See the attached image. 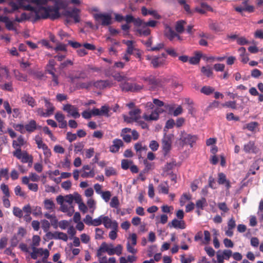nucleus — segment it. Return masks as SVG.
Instances as JSON below:
<instances>
[{
	"label": "nucleus",
	"mask_w": 263,
	"mask_h": 263,
	"mask_svg": "<svg viewBox=\"0 0 263 263\" xmlns=\"http://www.w3.org/2000/svg\"><path fill=\"white\" fill-rule=\"evenodd\" d=\"M81 10L76 7L68 6L67 0V24L70 23H78L81 21Z\"/></svg>",
	"instance_id": "obj_1"
},
{
	"label": "nucleus",
	"mask_w": 263,
	"mask_h": 263,
	"mask_svg": "<svg viewBox=\"0 0 263 263\" xmlns=\"http://www.w3.org/2000/svg\"><path fill=\"white\" fill-rule=\"evenodd\" d=\"M157 24V22L154 20H151L147 22H144L142 23L141 28L136 30V32L139 36H147L151 34V30L147 27H155Z\"/></svg>",
	"instance_id": "obj_2"
},
{
	"label": "nucleus",
	"mask_w": 263,
	"mask_h": 263,
	"mask_svg": "<svg viewBox=\"0 0 263 263\" xmlns=\"http://www.w3.org/2000/svg\"><path fill=\"white\" fill-rule=\"evenodd\" d=\"M197 139L198 137L196 135L187 134L184 131L181 132L179 138V140L181 142L182 146L189 145L191 147L193 146V144L196 142Z\"/></svg>",
	"instance_id": "obj_3"
},
{
	"label": "nucleus",
	"mask_w": 263,
	"mask_h": 263,
	"mask_svg": "<svg viewBox=\"0 0 263 263\" xmlns=\"http://www.w3.org/2000/svg\"><path fill=\"white\" fill-rule=\"evenodd\" d=\"M13 155L18 159L21 160L23 163H29L31 165L33 162V158L31 156H29L27 152H22L21 148H17L13 152Z\"/></svg>",
	"instance_id": "obj_4"
},
{
	"label": "nucleus",
	"mask_w": 263,
	"mask_h": 263,
	"mask_svg": "<svg viewBox=\"0 0 263 263\" xmlns=\"http://www.w3.org/2000/svg\"><path fill=\"white\" fill-rule=\"evenodd\" d=\"M173 137V134H167L166 132L164 134L162 139V146L164 156H166L171 149Z\"/></svg>",
	"instance_id": "obj_5"
},
{
	"label": "nucleus",
	"mask_w": 263,
	"mask_h": 263,
	"mask_svg": "<svg viewBox=\"0 0 263 263\" xmlns=\"http://www.w3.org/2000/svg\"><path fill=\"white\" fill-rule=\"evenodd\" d=\"M93 17L96 21L101 22V25L106 26L112 24L111 16L109 13H96L93 14Z\"/></svg>",
	"instance_id": "obj_6"
},
{
	"label": "nucleus",
	"mask_w": 263,
	"mask_h": 263,
	"mask_svg": "<svg viewBox=\"0 0 263 263\" xmlns=\"http://www.w3.org/2000/svg\"><path fill=\"white\" fill-rule=\"evenodd\" d=\"M120 87L123 91L137 92L142 88V86L136 83H129L125 80L120 84Z\"/></svg>",
	"instance_id": "obj_7"
},
{
	"label": "nucleus",
	"mask_w": 263,
	"mask_h": 263,
	"mask_svg": "<svg viewBox=\"0 0 263 263\" xmlns=\"http://www.w3.org/2000/svg\"><path fill=\"white\" fill-rule=\"evenodd\" d=\"M124 21L126 24L133 23L136 27H140L143 23V20L139 17L135 18L131 14L126 15L124 16Z\"/></svg>",
	"instance_id": "obj_8"
},
{
	"label": "nucleus",
	"mask_w": 263,
	"mask_h": 263,
	"mask_svg": "<svg viewBox=\"0 0 263 263\" xmlns=\"http://www.w3.org/2000/svg\"><path fill=\"white\" fill-rule=\"evenodd\" d=\"M147 59L151 60V64L154 68H157L163 66L165 62V60L162 59L160 56H155L153 58L147 57Z\"/></svg>",
	"instance_id": "obj_9"
},
{
	"label": "nucleus",
	"mask_w": 263,
	"mask_h": 263,
	"mask_svg": "<svg viewBox=\"0 0 263 263\" xmlns=\"http://www.w3.org/2000/svg\"><path fill=\"white\" fill-rule=\"evenodd\" d=\"M21 100L23 103L27 104L31 107H34L36 105L35 99L28 93L24 94Z\"/></svg>",
	"instance_id": "obj_10"
},
{
	"label": "nucleus",
	"mask_w": 263,
	"mask_h": 263,
	"mask_svg": "<svg viewBox=\"0 0 263 263\" xmlns=\"http://www.w3.org/2000/svg\"><path fill=\"white\" fill-rule=\"evenodd\" d=\"M71 82L74 83L77 79L84 80L87 78V74L83 70L77 71L76 73H70L69 76Z\"/></svg>",
	"instance_id": "obj_11"
},
{
	"label": "nucleus",
	"mask_w": 263,
	"mask_h": 263,
	"mask_svg": "<svg viewBox=\"0 0 263 263\" xmlns=\"http://www.w3.org/2000/svg\"><path fill=\"white\" fill-rule=\"evenodd\" d=\"M54 62L53 61H50L49 64L47 66V72L51 74L52 76V80L54 83V85H57L58 84V78L54 73Z\"/></svg>",
	"instance_id": "obj_12"
},
{
	"label": "nucleus",
	"mask_w": 263,
	"mask_h": 263,
	"mask_svg": "<svg viewBox=\"0 0 263 263\" xmlns=\"http://www.w3.org/2000/svg\"><path fill=\"white\" fill-rule=\"evenodd\" d=\"M168 227L170 228H174L175 229H184L186 227L185 223L183 220H178L175 218L171 222H169Z\"/></svg>",
	"instance_id": "obj_13"
},
{
	"label": "nucleus",
	"mask_w": 263,
	"mask_h": 263,
	"mask_svg": "<svg viewBox=\"0 0 263 263\" xmlns=\"http://www.w3.org/2000/svg\"><path fill=\"white\" fill-rule=\"evenodd\" d=\"M123 145V142L121 139H115L112 141V144L109 147V151L113 153H117Z\"/></svg>",
	"instance_id": "obj_14"
},
{
	"label": "nucleus",
	"mask_w": 263,
	"mask_h": 263,
	"mask_svg": "<svg viewBox=\"0 0 263 263\" xmlns=\"http://www.w3.org/2000/svg\"><path fill=\"white\" fill-rule=\"evenodd\" d=\"M217 182L219 184H224L228 189L231 187L230 182L227 179L226 175L223 173H219L218 174Z\"/></svg>",
	"instance_id": "obj_15"
},
{
	"label": "nucleus",
	"mask_w": 263,
	"mask_h": 263,
	"mask_svg": "<svg viewBox=\"0 0 263 263\" xmlns=\"http://www.w3.org/2000/svg\"><path fill=\"white\" fill-rule=\"evenodd\" d=\"M67 112L74 119L79 118L80 117L78 108L69 104H67Z\"/></svg>",
	"instance_id": "obj_16"
},
{
	"label": "nucleus",
	"mask_w": 263,
	"mask_h": 263,
	"mask_svg": "<svg viewBox=\"0 0 263 263\" xmlns=\"http://www.w3.org/2000/svg\"><path fill=\"white\" fill-rule=\"evenodd\" d=\"M81 198V195L78 193L74 192L73 194L67 195V203L71 205L73 201L76 203L79 202Z\"/></svg>",
	"instance_id": "obj_17"
},
{
	"label": "nucleus",
	"mask_w": 263,
	"mask_h": 263,
	"mask_svg": "<svg viewBox=\"0 0 263 263\" xmlns=\"http://www.w3.org/2000/svg\"><path fill=\"white\" fill-rule=\"evenodd\" d=\"M201 8L196 7L195 8V11L203 14L206 13V11H213V8L209 5H208L206 3L202 2L200 3Z\"/></svg>",
	"instance_id": "obj_18"
},
{
	"label": "nucleus",
	"mask_w": 263,
	"mask_h": 263,
	"mask_svg": "<svg viewBox=\"0 0 263 263\" xmlns=\"http://www.w3.org/2000/svg\"><path fill=\"white\" fill-rule=\"evenodd\" d=\"M164 35L170 41H173L176 38L177 32H175L170 26H167L165 27Z\"/></svg>",
	"instance_id": "obj_19"
},
{
	"label": "nucleus",
	"mask_w": 263,
	"mask_h": 263,
	"mask_svg": "<svg viewBox=\"0 0 263 263\" xmlns=\"http://www.w3.org/2000/svg\"><path fill=\"white\" fill-rule=\"evenodd\" d=\"M223 24L218 22H212L209 24V28L216 33L222 32L224 30Z\"/></svg>",
	"instance_id": "obj_20"
},
{
	"label": "nucleus",
	"mask_w": 263,
	"mask_h": 263,
	"mask_svg": "<svg viewBox=\"0 0 263 263\" xmlns=\"http://www.w3.org/2000/svg\"><path fill=\"white\" fill-rule=\"evenodd\" d=\"M158 109H154L150 115L144 114L143 118L146 121H156L159 118V112L157 111Z\"/></svg>",
	"instance_id": "obj_21"
},
{
	"label": "nucleus",
	"mask_w": 263,
	"mask_h": 263,
	"mask_svg": "<svg viewBox=\"0 0 263 263\" xmlns=\"http://www.w3.org/2000/svg\"><path fill=\"white\" fill-rule=\"evenodd\" d=\"M145 81H147L148 84L152 85L151 88L153 89H155L160 83V81L159 79L152 76L145 78Z\"/></svg>",
	"instance_id": "obj_22"
},
{
	"label": "nucleus",
	"mask_w": 263,
	"mask_h": 263,
	"mask_svg": "<svg viewBox=\"0 0 263 263\" xmlns=\"http://www.w3.org/2000/svg\"><path fill=\"white\" fill-rule=\"evenodd\" d=\"M25 130L28 133H32L37 129V124L34 120H31L25 125Z\"/></svg>",
	"instance_id": "obj_23"
},
{
	"label": "nucleus",
	"mask_w": 263,
	"mask_h": 263,
	"mask_svg": "<svg viewBox=\"0 0 263 263\" xmlns=\"http://www.w3.org/2000/svg\"><path fill=\"white\" fill-rule=\"evenodd\" d=\"M109 84L107 80H98L95 82H92V85L100 89H103L107 87Z\"/></svg>",
	"instance_id": "obj_24"
},
{
	"label": "nucleus",
	"mask_w": 263,
	"mask_h": 263,
	"mask_svg": "<svg viewBox=\"0 0 263 263\" xmlns=\"http://www.w3.org/2000/svg\"><path fill=\"white\" fill-rule=\"evenodd\" d=\"M45 102V106L46 108V111L49 115V116L52 115L54 113V111L55 110V107L53 105L49 102V101L46 99H44Z\"/></svg>",
	"instance_id": "obj_25"
},
{
	"label": "nucleus",
	"mask_w": 263,
	"mask_h": 263,
	"mask_svg": "<svg viewBox=\"0 0 263 263\" xmlns=\"http://www.w3.org/2000/svg\"><path fill=\"white\" fill-rule=\"evenodd\" d=\"M44 208L49 212H52L55 209V204L51 199H46L44 201Z\"/></svg>",
	"instance_id": "obj_26"
},
{
	"label": "nucleus",
	"mask_w": 263,
	"mask_h": 263,
	"mask_svg": "<svg viewBox=\"0 0 263 263\" xmlns=\"http://www.w3.org/2000/svg\"><path fill=\"white\" fill-rule=\"evenodd\" d=\"M186 23V22L184 20L177 21L175 25V30L176 32L178 33H182L184 31V26Z\"/></svg>",
	"instance_id": "obj_27"
},
{
	"label": "nucleus",
	"mask_w": 263,
	"mask_h": 263,
	"mask_svg": "<svg viewBox=\"0 0 263 263\" xmlns=\"http://www.w3.org/2000/svg\"><path fill=\"white\" fill-rule=\"evenodd\" d=\"M55 118L59 123H61L60 124V127L61 128H65L66 127V123L64 122V115L62 114L60 112H58L55 115Z\"/></svg>",
	"instance_id": "obj_28"
},
{
	"label": "nucleus",
	"mask_w": 263,
	"mask_h": 263,
	"mask_svg": "<svg viewBox=\"0 0 263 263\" xmlns=\"http://www.w3.org/2000/svg\"><path fill=\"white\" fill-rule=\"evenodd\" d=\"M178 4L182 6L187 14L192 15L193 12L191 10L189 5L186 4V0H177Z\"/></svg>",
	"instance_id": "obj_29"
},
{
	"label": "nucleus",
	"mask_w": 263,
	"mask_h": 263,
	"mask_svg": "<svg viewBox=\"0 0 263 263\" xmlns=\"http://www.w3.org/2000/svg\"><path fill=\"white\" fill-rule=\"evenodd\" d=\"M141 112V109L139 108H137L132 110H130L129 112V115L132 117H133V119L134 121L138 122V120H140L141 117L140 116V113Z\"/></svg>",
	"instance_id": "obj_30"
},
{
	"label": "nucleus",
	"mask_w": 263,
	"mask_h": 263,
	"mask_svg": "<svg viewBox=\"0 0 263 263\" xmlns=\"http://www.w3.org/2000/svg\"><path fill=\"white\" fill-rule=\"evenodd\" d=\"M24 144V140L22 136H19L16 140H13L12 143V146L15 148H21V146Z\"/></svg>",
	"instance_id": "obj_31"
},
{
	"label": "nucleus",
	"mask_w": 263,
	"mask_h": 263,
	"mask_svg": "<svg viewBox=\"0 0 263 263\" xmlns=\"http://www.w3.org/2000/svg\"><path fill=\"white\" fill-rule=\"evenodd\" d=\"M65 200L64 197L62 195L58 196L56 198L58 204L61 205L60 210L63 212H66V205L64 204V202Z\"/></svg>",
	"instance_id": "obj_32"
},
{
	"label": "nucleus",
	"mask_w": 263,
	"mask_h": 263,
	"mask_svg": "<svg viewBox=\"0 0 263 263\" xmlns=\"http://www.w3.org/2000/svg\"><path fill=\"white\" fill-rule=\"evenodd\" d=\"M92 86V81H90L88 82H80L77 83L76 85V87L77 89H88L90 88Z\"/></svg>",
	"instance_id": "obj_33"
},
{
	"label": "nucleus",
	"mask_w": 263,
	"mask_h": 263,
	"mask_svg": "<svg viewBox=\"0 0 263 263\" xmlns=\"http://www.w3.org/2000/svg\"><path fill=\"white\" fill-rule=\"evenodd\" d=\"M255 148L254 142L253 141H249L248 143L244 145L243 151L246 153L253 152Z\"/></svg>",
	"instance_id": "obj_34"
},
{
	"label": "nucleus",
	"mask_w": 263,
	"mask_h": 263,
	"mask_svg": "<svg viewBox=\"0 0 263 263\" xmlns=\"http://www.w3.org/2000/svg\"><path fill=\"white\" fill-rule=\"evenodd\" d=\"M215 91V89L209 86H204L200 89V92L205 95L209 96L213 93Z\"/></svg>",
	"instance_id": "obj_35"
},
{
	"label": "nucleus",
	"mask_w": 263,
	"mask_h": 263,
	"mask_svg": "<svg viewBox=\"0 0 263 263\" xmlns=\"http://www.w3.org/2000/svg\"><path fill=\"white\" fill-rule=\"evenodd\" d=\"M103 247H104V252H107L109 255L114 254V248L112 244L108 246L106 242H103Z\"/></svg>",
	"instance_id": "obj_36"
},
{
	"label": "nucleus",
	"mask_w": 263,
	"mask_h": 263,
	"mask_svg": "<svg viewBox=\"0 0 263 263\" xmlns=\"http://www.w3.org/2000/svg\"><path fill=\"white\" fill-rule=\"evenodd\" d=\"M0 88L2 90L12 92L13 90L12 83L11 82L0 84Z\"/></svg>",
	"instance_id": "obj_37"
},
{
	"label": "nucleus",
	"mask_w": 263,
	"mask_h": 263,
	"mask_svg": "<svg viewBox=\"0 0 263 263\" xmlns=\"http://www.w3.org/2000/svg\"><path fill=\"white\" fill-rule=\"evenodd\" d=\"M239 52H240V55L241 57V62L243 63H247L249 59L248 57L245 54L246 52V49L245 47H241L238 50Z\"/></svg>",
	"instance_id": "obj_38"
},
{
	"label": "nucleus",
	"mask_w": 263,
	"mask_h": 263,
	"mask_svg": "<svg viewBox=\"0 0 263 263\" xmlns=\"http://www.w3.org/2000/svg\"><path fill=\"white\" fill-rule=\"evenodd\" d=\"M201 72L207 77H211L213 75L212 69L210 66H203L201 69Z\"/></svg>",
	"instance_id": "obj_39"
},
{
	"label": "nucleus",
	"mask_w": 263,
	"mask_h": 263,
	"mask_svg": "<svg viewBox=\"0 0 263 263\" xmlns=\"http://www.w3.org/2000/svg\"><path fill=\"white\" fill-rule=\"evenodd\" d=\"M0 189L4 194L3 197L10 196L9 189L7 185L5 184V183H2L0 186Z\"/></svg>",
	"instance_id": "obj_40"
},
{
	"label": "nucleus",
	"mask_w": 263,
	"mask_h": 263,
	"mask_svg": "<svg viewBox=\"0 0 263 263\" xmlns=\"http://www.w3.org/2000/svg\"><path fill=\"white\" fill-rule=\"evenodd\" d=\"M165 184H166V185H164L163 184H159L158 187V189L159 193H161L164 194H167L168 193V185L167 182H165Z\"/></svg>",
	"instance_id": "obj_41"
},
{
	"label": "nucleus",
	"mask_w": 263,
	"mask_h": 263,
	"mask_svg": "<svg viewBox=\"0 0 263 263\" xmlns=\"http://www.w3.org/2000/svg\"><path fill=\"white\" fill-rule=\"evenodd\" d=\"M206 205V200L204 197H202L201 199L198 200L196 203V208L201 210H203L204 206Z\"/></svg>",
	"instance_id": "obj_42"
},
{
	"label": "nucleus",
	"mask_w": 263,
	"mask_h": 263,
	"mask_svg": "<svg viewBox=\"0 0 263 263\" xmlns=\"http://www.w3.org/2000/svg\"><path fill=\"white\" fill-rule=\"evenodd\" d=\"M14 76L18 81H26L27 80V76L21 73L18 70L14 71Z\"/></svg>",
	"instance_id": "obj_43"
},
{
	"label": "nucleus",
	"mask_w": 263,
	"mask_h": 263,
	"mask_svg": "<svg viewBox=\"0 0 263 263\" xmlns=\"http://www.w3.org/2000/svg\"><path fill=\"white\" fill-rule=\"evenodd\" d=\"M176 165V161H172L170 163H167L164 168L163 171L165 172H166L167 174L168 173H170V171L172 170V168Z\"/></svg>",
	"instance_id": "obj_44"
},
{
	"label": "nucleus",
	"mask_w": 263,
	"mask_h": 263,
	"mask_svg": "<svg viewBox=\"0 0 263 263\" xmlns=\"http://www.w3.org/2000/svg\"><path fill=\"white\" fill-rule=\"evenodd\" d=\"M201 57V54H197L195 57L191 58L189 60L190 63L193 65L198 64L200 61Z\"/></svg>",
	"instance_id": "obj_45"
},
{
	"label": "nucleus",
	"mask_w": 263,
	"mask_h": 263,
	"mask_svg": "<svg viewBox=\"0 0 263 263\" xmlns=\"http://www.w3.org/2000/svg\"><path fill=\"white\" fill-rule=\"evenodd\" d=\"M95 172L93 170H90L89 172H87L86 171H82L81 173V176L83 178H88V177H93L95 176Z\"/></svg>",
	"instance_id": "obj_46"
},
{
	"label": "nucleus",
	"mask_w": 263,
	"mask_h": 263,
	"mask_svg": "<svg viewBox=\"0 0 263 263\" xmlns=\"http://www.w3.org/2000/svg\"><path fill=\"white\" fill-rule=\"evenodd\" d=\"M144 164L145 165V167L142 171L143 173L146 174L153 168V164L148 162L146 160L144 161Z\"/></svg>",
	"instance_id": "obj_47"
},
{
	"label": "nucleus",
	"mask_w": 263,
	"mask_h": 263,
	"mask_svg": "<svg viewBox=\"0 0 263 263\" xmlns=\"http://www.w3.org/2000/svg\"><path fill=\"white\" fill-rule=\"evenodd\" d=\"M258 123L257 122H251L246 124V128L251 132L254 131L257 126H258Z\"/></svg>",
	"instance_id": "obj_48"
},
{
	"label": "nucleus",
	"mask_w": 263,
	"mask_h": 263,
	"mask_svg": "<svg viewBox=\"0 0 263 263\" xmlns=\"http://www.w3.org/2000/svg\"><path fill=\"white\" fill-rule=\"evenodd\" d=\"M102 222L105 228H111L112 221L108 216H103Z\"/></svg>",
	"instance_id": "obj_49"
},
{
	"label": "nucleus",
	"mask_w": 263,
	"mask_h": 263,
	"mask_svg": "<svg viewBox=\"0 0 263 263\" xmlns=\"http://www.w3.org/2000/svg\"><path fill=\"white\" fill-rule=\"evenodd\" d=\"M13 213L14 216L18 218H22L23 216V211L18 207H14L13 209Z\"/></svg>",
	"instance_id": "obj_50"
},
{
	"label": "nucleus",
	"mask_w": 263,
	"mask_h": 263,
	"mask_svg": "<svg viewBox=\"0 0 263 263\" xmlns=\"http://www.w3.org/2000/svg\"><path fill=\"white\" fill-rule=\"evenodd\" d=\"M132 163V161H128L127 159H123L121 161V167L125 170H128L129 168V165Z\"/></svg>",
	"instance_id": "obj_51"
},
{
	"label": "nucleus",
	"mask_w": 263,
	"mask_h": 263,
	"mask_svg": "<svg viewBox=\"0 0 263 263\" xmlns=\"http://www.w3.org/2000/svg\"><path fill=\"white\" fill-rule=\"evenodd\" d=\"M175 125V121L173 119H171L168 120L165 124V126L164 128V131L166 133V129H171Z\"/></svg>",
	"instance_id": "obj_52"
},
{
	"label": "nucleus",
	"mask_w": 263,
	"mask_h": 263,
	"mask_svg": "<svg viewBox=\"0 0 263 263\" xmlns=\"http://www.w3.org/2000/svg\"><path fill=\"white\" fill-rule=\"evenodd\" d=\"M119 205V201L117 196L112 198L110 202V206L113 208H117Z\"/></svg>",
	"instance_id": "obj_53"
},
{
	"label": "nucleus",
	"mask_w": 263,
	"mask_h": 263,
	"mask_svg": "<svg viewBox=\"0 0 263 263\" xmlns=\"http://www.w3.org/2000/svg\"><path fill=\"white\" fill-rule=\"evenodd\" d=\"M222 106L223 107H228V108H231L232 109H236L237 108V106H236V101H228V102H226L225 103L223 104H222Z\"/></svg>",
	"instance_id": "obj_54"
},
{
	"label": "nucleus",
	"mask_w": 263,
	"mask_h": 263,
	"mask_svg": "<svg viewBox=\"0 0 263 263\" xmlns=\"http://www.w3.org/2000/svg\"><path fill=\"white\" fill-rule=\"evenodd\" d=\"M109 111V107L107 105H103L101 107L100 112L102 115H104L106 117H109L108 112Z\"/></svg>",
	"instance_id": "obj_55"
},
{
	"label": "nucleus",
	"mask_w": 263,
	"mask_h": 263,
	"mask_svg": "<svg viewBox=\"0 0 263 263\" xmlns=\"http://www.w3.org/2000/svg\"><path fill=\"white\" fill-rule=\"evenodd\" d=\"M259 167L257 165H254L251 166L250 168L249 169L248 172L247 173L246 175V178L249 177V176L252 174V175H255L256 174V170H259Z\"/></svg>",
	"instance_id": "obj_56"
},
{
	"label": "nucleus",
	"mask_w": 263,
	"mask_h": 263,
	"mask_svg": "<svg viewBox=\"0 0 263 263\" xmlns=\"http://www.w3.org/2000/svg\"><path fill=\"white\" fill-rule=\"evenodd\" d=\"M4 23H5L6 27L8 30H16L15 28L14 27L13 22L10 21L8 17L7 18L6 22H5Z\"/></svg>",
	"instance_id": "obj_57"
},
{
	"label": "nucleus",
	"mask_w": 263,
	"mask_h": 263,
	"mask_svg": "<svg viewBox=\"0 0 263 263\" xmlns=\"http://www.w3.org/2000/svg\"><path fill=\"white\" fill-rule=\"evenodd\" d=\"M116 174V171L115 168L112 167H107L105 168V175L107 177L115 175Z\"/></svg>",
	"instance_id": "obj_58"
},
{
	"label": "nucleus",
	"mask_w": 263,
	"mask_h": 263,
	"mask_svg": "<svg viewBox=\"0 0 263 263\" xmlns=\"http://www.w3.org/2000/svg\"><path fill=\"white\" fill-rule=\"evenodd\" d=\"M41 227L44 231L47 233V232H48L49 229L50 228V223L47 220H43L42 221Z\"/></svg>",
	"instance_id": "obj_59"
},
{
	"label": "nucleus",
	"mask_w": 263,
	"mask_h": 263,
	"mask_svg": "<svg viewBox=\"0 0 263 263\" xmlns=\"http://www.w3.org/2000/svg\"><path fill=\"white\" fill-rule=\"evenodd\" d=\"M77 203L78 204L79 209L81 212H82L83 213L87 212V207L85 204L82 202V198H81V201L79 202H77Z\"/></svg>",
	"instance_id": "obj_60"
},
{
	"label": "nucleus",
	"mask_w": 263,
	"mask_h": 263,
	"mask_svg": "<svg viewBox=\"0 0 263 263\" xmlns=\"http://www.w3.org/2000/svg\"><path fill=\"white\" fill-rule=\"evenodd\" d=\"M102 198L104 200L105 202H108L111 197V193L109 191H105L101 193Z\"/></svg>",
	"instance_id": "obj_61"
},
{
	"label": "nucleus",
	"mask_w": 263,
	"mask_h": 263,
	"mask_svg": "<svg viewBox=\"0 0 263 263\" xmlns=\"http://www.w3.org/2000/svg\"><path fill=\"white\" fill-rule=\"evenodd\" d=\"M14 193L16 196L21 197H24L25 196V193L22 191L21 187L20 185H17L14 188Z\"/></svg>",
	"instance_id": "obj_62"
},
{
	"label": "nucleus",
	"mask_w": 263,
	"mask_h": 263,
	"mask_svg": "<svg viewBox=\"0 0 263 263\" xmlns=\"http://www.w3.org/2000/svg\"><path fill=\"white\" fill-rule=\"evenodd\" d=\"M3 76L8 77L9 76V70L6 67L0 66V78Z\"/></svg>",
	"instance_id": "obj_63"
},
{
	"label": "nucleus",
	"mask_w": 263,
	"mask_h": 263,
	"mask_svg": "<svg viewBox=\"0 0 263 263\" xmlns=\"http://www.w3.org/2000/svg\"><path fill=\"white\" fill-rule=\"evenodd\" d=\"M262 74V72L258 69H254L251 71V76L254 78H258Z\"/></svg>",
	"instance_id": "obj_64"
}]
</instances>
